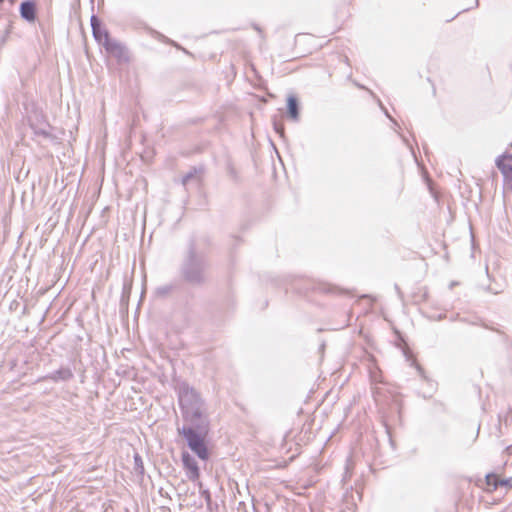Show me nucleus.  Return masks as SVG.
<instances>
[{
    "label": "nucleus",
    "instance_id": "obj_1",
    "mask_svg": "<svg viewBox=\"0 0 512 512\" xmlns=\"http://www.w3.org/2000/svg\"><path fill=\"white\" fill-rule=\"evenodd\" d=\"M91 26L95 40L102 45L109 54L118 58L124 56V47L120 43L111 39L108 31L102 27L96 16L91 17Z\"/></svg>",
    "mask_w": 512,
    "mask_h": 512
},
{
    "label": "nucleus",
    "instance_id": "obj_2",
    "mask_svg": "<svg viewBox=\"0 0 512 512\" xmlns=\"http://www.w3.org/2000/svg\"><path fill=\"white\" fill-rule=\"evenodd\" d=\"M182 434L186 438L191 450L202 460L209 458L204 436L197 434L192 428H183Z\"/></svg>",
    "mask_w": 512,
    "mask_h": 512
},
{
    "label": "nucleus",
    "instance_id": "obj_3",
    "mask_svg": "<svg viewBox=\"0 0 512 512\" xmlns=\"http://www.w3.org/2000/svg\"><path fill=\"white\" fill-rule=\"evenodd\" d=\"M496 166L504 178V186L512 191V155L504 154L497 158Z\"/></svg>",
    "mask_w": 512,
    "mask_h": 512
},
{
    "label": "nucleus",
    "instance_id": "obj_4",
    "mask_svg": "<svg viewBox=\"0 0 512 512\" xmlns=\"http://www.w3.org/2000/svg\"><path fill=\"white\" fill-rule=\"evenodd\" d=\"M312 38L305 34H299L295 37L294 45H295V58L304 57L312 52V47L310 42Z\"/></svg>",
    "mask_w": 512,
    "mask_h": 512
},
{
    "label": "nucleus",
    "instance_id": "obj_5",
    "mask_svg": "<svg viewBox=\"0 0 512 512\" xmlns=\"http://www.w3.org/2000/svg\"><path fill=\"white\" fill-rule=\"evenodd\" d=\"M182 461L185 469L188 472L189 478L193 481L198 480L200 477V472L196 461L187 452L182 453Z\"/></svg>",
    "mask_w": 512,
    "mask_h": 512
},
{
    "label": "nucleus",
    "instance_id": "obj_6",
    "mask_svg": "<svg viewBox=\"0 0 512 512\" xmlns=\"http://www.w3.org/2000/svg\"><path fill=\"white\" fill-rule=\"evenodd\" d=\"M21 16L29 22L36 19V3L34 1H25L20 6Z\"/></svg>",
    "mask_w": 512,
    "mask_h": 512
},
{
    "label": "nucleus",
    "instance_id": "obj_7",
    "mask_svg": "<svg viewBox=\"0 0 512 512\" xmlns=\"http://www.w3.org/2000/svg\"><path fill=\"white\" fill-rule=\"evenodd\" d=\"M500 486V476L495 473H490L485 477L484 490L487 492H494Z\"/></svg>",
    "mask_w": 512,
    "mask_h": 512
},
{
    "label": "nucleus",
    "instance_id": "obj_8",
    "mask_svg": "<svg viewBox=\"0 0 512 512\" xmlns=\"http://www.w3.org/2000/svg\"><path fill=\"white\" fill-rule=\"evenodd\" d=\"M288 115L292 120H297L299 117L298 102L294 96H289L287 99Z\"/></svg>",
    "mask_w": 512,
    "mask_h": 512
},
{
    "label": "nucleus",
    "instance_id": "obj_9",
    "mask_svg": "<svg viewBox=\"0 0 512 512\" xmlns=\"http://www.w3.org/2000/svg\"><path fill=\"white\" fill-rule=\"evenodd\" d=\"M500 486L512 488V478H510V479H501L500 478Z\"/></svg>",
    "mask_w": 512,
    "mask_h": 512
},
{
    "label": "nucleus",
    "instance_id": "obj_10",
    "mask_svg": "<svg viewBox=\"0 0 512 512\" xmlns=\"http://www.w3.org/2000/svg\"><path fill=\"white\" fill-rule=\"evenodd\" d=\"M506 452L511 455L512 454V445L506 448Z\"/></svg>",
    "mask_w": 512,
    "mask_h": 512
}]
</instances>
